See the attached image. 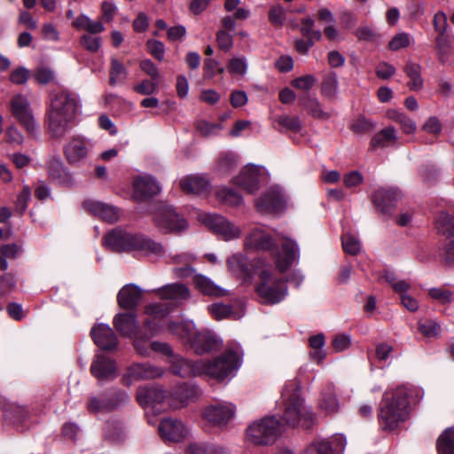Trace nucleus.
I'll return each instance as SVG.
<instances>
[{
	"mask_svg": "<svg viewBox=\"0 0 454 454\" xmlns=\"http://www.w3.org/2000/svg\"><path fill=\"white\" fill-rule=\"evenodd\" d=\"M79 107L80 102L74 93L62 90L51 97L45 122L52 137L62 138L67 134Z\"/></svg>",
	"mask_w": 454,
	"mask_h": 454,
	"instance_id": "obj_1",
	"label": "nucleus"
},
{
	"mask_svg": "<svg viewBox=\"0 0 454 454\" xmlns=\"http://www.w3.org/2000/svg\"><path fill=\"white\" fill-rule=\"evenodd\" d=\"M409 416V392L405 387H397L384 394L377 414L381 430L394 431L399 428Z\"/></svg>",
	"mask_w": 454,
	"mask_h": 454,
	"instance_id": "obj_2",
	"label": "nucleus"
},
{
	"mask_svg": "<svg viewBox=\"0 0 454 454\" xmlns=\"http://www.w3.org/2000/svg\"><path fill=\"white\" fill-rule=\"evenodd\" d=\"M281 399L284 406L283 419L286 424L292 427L301 424L305 428L312 426L314 413L305 407L300 395V387L295 381H290L284 387Z\"/></svg>",
	"mask_w": 454,
	"mask_h": 454,
	"instance_id": "obj_3",
	"label": "nucleus"
},
{
	"mask_svg": "<svg viewBox=\"0 0 454 454\" xmlns=\"http://www.w3.org/2000/svg\"><path fill=\"white\" fill-rule=\"evenodd\" d=\"M104 246L114 252L140 250L145 254L160 255L164 253L161 244L147 239L140 234H133L114 229L107 232L103 239Z\"/></svg>",
	"mask_w": 454,
	"mask_h": 454,
	"instance_id": "obj_4",
	"label": "nucleus"
},
{
	"mask_svg": "<svg viewBox=\"0 0 454 454\" xmlns=\"http://www.w3.org/2000/svg\"><path fill=\"white\" fill-rule=\"evenodd\" d=\"M194 395V388L187 385L181 386L173 395H168L159 386L139 387L137 390L136 398L137 403L144 407L154 406L164 402L174 409L185 406Z\"/></svg>",
	"mask_w": 454,
	"mask_h": 454,
	"instance_id": "obj_5",
	"label": "nucleus"
},
{
	"mask_svg": "<svg viewBox=\"0 0 454 454\" xmlns=\"http://www.w3.org/2000/svg\"><path fill=\"white\" fill-rule=\"evenodd\" d=\"M242 355L239 348H229L213 360H201V375L209 376L218 381L233 376L240 366Z\"/></svg>",
	"mask_w": 454,
	"mask_h": 454,
	"instance_id": "obj_6",
	"label": "nucleus"
},
{
	"mask_svg": "<svg viewBox=\"0 0 454 454\" xmlns=\"http://www.w3.org/2000/svg\"><path fill=\"white\" fill-rule=\"evenodd\" d=\"M168 330L185 343H190L197 354L212 350L216 345L215 338L207 332H198L192 322H170Z\"/></svg>",
	"mask_w": 454,
	"mask_h": 454,
	"instance_id": "obj_7",
	"label": "nucleus"
},
{
	"mask_svg": "<svg viewBox=\"0 0 454 454\" xmlns=\"http://www.w3.org/2000/svg\"><path fill=\"white\" fill-rule=\"evenodd\" d=\"M281 433V423L274 416H269L250 424L246 430V439L254 445L267 446L273 444Z\"/></svg>",
	"mask_w": 454,
	"mask_h": 454,
	"instance_id": "obj_8",
	"label": "nucleus"
},
{
	"mask_svg": "<svg viewBox=\"0 0 454 454\" xmlns=\"http://www.w3.org/2000/svg\"><path fill=\"white\" fill-rule=\"evenodd\" d=\"M255 291L263 303L276 304L286 296L287 286L283 278L277 277L270 269H266L259 273Z\"/></svg>",
	"mask_w": 454,
	"mask_h": 454,
	"instance_id": "obj_9",
	"label": "nucleus"
},
{
	"mask_svg": "<svg viewBox=\"0 0 454 454\" xmlns=\"http://www.w3.org/2000/svg\"><path fill=\"white\" fill-rule=\"evenodd\" d=\"M10 108L12 116L28 134H36L38 126L30 102L26 96L22 94L15 95L10 101Z\"/></svg>",
	"mask_w": 454,
	"mask_h": 454,
	"instance_id": "obj_10",
	"label": "nucleus"
},
{
	"mask_svg": "<svg viewBox=\"0 0 454 454\" xmlns=\"http://www.w3.org/2000/svg\"><path fill=\"white\" fill-rule=\"evenodd\" d=\"M200 220L226 241L238 239L242 233L239 226L233 224L219 215L205 213L200 215Z\"/></svg>",
	"mask_w": 454,
	"mask_h": 454,
	"instance_id": "obj_11",
	"label": "nucleus"
},
{
	"mask_svg": "<svg viewBox=\"0 0 454 454\" xmlns=\"http://www.w3.org/2000/svg\"><path fill=\"white\" fill-rule=\"evenodd\" d=\"M278 239L282 240V247L281 251H274V262L277 270L280 273H284L298 261L300 252L295 240L279 234L278 235Z\"/></svg>",
	"mask_w": 454,
	"mask_h": 454,
	"instance_id": "obj_12",
	"label": "nucleus"
},
{
	"mask_svg": "<svg viewBox=\"0 0 454 454\" xmlns=\"http://www.w3.org/2000/svg\"><path fill=\"white\" fill-rule=\"evenodd\" d=\"M154 222L157 227L166 233H179L188 227L186 220L179 215L170 206L160 207L155 213Z\"/></svg>",
	"mask_w": 454,
	"mask_h": 454,
	"instance_id": "obj_13",
	"label": "nucleus"
},
{
	"mask_svg": "<svg viewBox=\"0 0 454 454\" xmlns=\"http://www.w3.org/2000/svg\"><path fill=\"white\" fill-rule=\"evenodd\" d=\"M164 370L149 363L134 364L130 365L122 377V382L130 386L133 381L153 380L163 375Z\"/></svg>",
	"mask_w": 454,
	"mask_h": 454,
	"instance_id": "obj_14",
	"label": "nucleus"
},
{
	"mask_svg": "<svg viewBox=\"0 0 454 454\" xmlns=\"http://www.w3.org/2000/svg\"><path fill=\"white\" fill-rule=\"evenodd\" d=\"M235 406L228 403H221L207 406L203 411L206 420L215 426L226 425L234 416Z\"/></svg>",
	"mask_w": 454,
	"mask_h": 454,
	"instance_id": "obj_15",
	"label": "nucleus"
},
{
	"mask_svg": "<svg viewBox=\"0 0 454 454\" xmlns=\"http://www.w3.org/2000/svg\"><path fill=\"white\" fill-rule=\"evenodd\" d=\"M244 247L250 250L272 251L276 247V243L270 233L262 228L255 227L246 236Z\"/></svg>",
	"mask_w": 454,
	"mask_h": 454,
	"instance_id": "obj_16",
	"label": "nucleus"
},
{
	"mask_svg": "<svg viewBox=\"0 0 454 454\" xmlns=\"http://www.w3.org/2000/svg\"><path fill=\"white\" fill-rule=\"evenodd\" d=\"M90 373L98 380H112L117 376V366L114 360L103 355H96L90 365Z\"/></svg>",
	"mask_w": 454,
	"mask_h": 454,
	"instance_id": "obj_17",
	"label": "nucleus"
},
{
	"mask_svg": "<svg viewBox=\"0 0 454 454\" xmlns=\"http://www.w3.org/2000/svg\"><path fill=\"white\" fill-rule=\"evenodd\" d=\"M90 145L81 137H72L64 146V154L67 162L76 165L83 161L88 155Z\"/></svg>",
	"mask_w": 454,
	"mask_h": 454,
	"instance_id": "obj_18",
	"label": "nucleus"
},
{
	"mask_svg": "<svg viewBox=\"0 0 454 454\" xmlns=\"http://www.w3.org/2000/svg\"><path fill=\"white\" fill-rule=\"evenodd\" d=\"M158 431L164 442H180L187 434V429L183 422L172 418L161 419Z\"/></svg>",
	"mask_w": 454,
	"mask_h": 454,
	"instance_id": "obj_19",
	"label": "nucleus"
},
{
	"mask_svg": "<svg viewBox=\"0 0 454 454\" xmlns=\"http://www.w3.org/2000/svg\"><path fill=\"white\" fill-rule=\"evenodd\" d=\"M401 192L391 187L380 188L372 194V202L378 211L387 214L401 199Z\"/></svg>",
	"mask_w": 454,
	"mask_h": 454,
	"instance_id": "obj_20",
	"label": "nucleus"
},
{
	"mask_svg": "<svg viewBox=\"0 0 454 454\" xmlns=\"http://www.w3.org/2000/svg\"><path fill=\"white\" fill-rule=\"evenodd\" d=\"M263 170L256 166H247L239 175L234 178V184L249 193L259 189Z\"/></svg>",
	"mask_w": 454,
	"mask_h": 454,
	"instance_id": "obj_21",
	"label": "nucleus"
},
{
	"mask_svg": "<svg viewBox=\"0 0 454 454\" xmlns=\"http://www.w3.org/2000/svg\"><path fill=\"white\" fill-rule=\"evenodd\" d=\"M171 372L182 378H190L201 375V360L195 363L189 361L178 355L171 356L168 360Z\"/></svg>",
	"mask_w": 454,
	"mask_h": 454,
	"instance_id": "obj_22",
	"label": "nucleus"
},
{
	"mask_svg": "<svg viewBox=\"0 0 454 454\" xmlns=\"http://www.w3.org/2000/svg\"><path fill=\"white\" fill-rule=\"evenodd\" d=\"M133 197L137 200H143L157 195L160 187L151 176H138L133 181Z\"/></svg>",
	"mask_w": 454,
	"mask_h": 454,
	"instance_id": "obj_23",
	"label": "nucleus"
},
{
	"mask_svg": "<svg viewBox=\"0 0 454 454\" xmlns=\"http://www.w3.org/2000/svg\"><path fill=\"white\" fill-rule=\"evenodd\" d=\"M83 208L110 223H115L120 219V212L117 207L100 201L88 200L83 202Z\"/></svg>",
	"mask_w": 454,
	"mask_h": 454,
	"instance_id": "obj_24",
	"label": "nucleus"
},
{
	"mask_svg": "<svg viewBox=\"0 0 454 454\" xmlns=\"http://www.w3.org/2000/svg\"><path fill=\"white\" fill-rule=\"evenodd\" d=\"M90 334L95 344L102 349L112 350L118 345L117 338L108 325H97L91 329Z\"/></svg>",
	"mask_w": 454,
	"mask_h": 454,
	"instance_id": "obj_25",
	"label": "nucleus"
},
{
	"mask_svg": "<svg viewBox=\"0 0 454 454\" xmlns=\"http://www.w3.org/2000/svg\"><path fill=\"white\" fill-rule=\"evenodd\" d=\"M284 198L280 191L270 189L264 192L256 201V207L260 212L273 213L282 209Z\"/></svg>",
	"mask_w": 454,
	"mask_h": 454,
	"instance_id": "obj_26",
	"label": "nucleus"
},
{
	"mask_svg": "<svg viewBox=\"0 0 454 454\" xmlns=\"http://www.w3.org/2000/svg\"><path fill=\"white\" fill-rule=\"evenodd\" d=\"M114 328L121 336L134 337L138 334L139 325L136 315L133 313H119L113 321Z\"/></svg>",
	"mask_w": 454,
	"mask_h": 454,
	"instance_id": "obj_27",
	"label": "nucleus"
},
{
	"mask_svg": "<svg viewBox=\"0 0 454 454\" xmlns=\"http://www.w3.org/2000/svg\"><path fill=\"white\" fill-rule=\"evenodd\" d=\"M48 174L51 178L63 185H73L75 181L73 175L66 168L59 157H52L47 162Z\"/></svg>",
	"mask_w": 454,
	"mask_h": 454,
	"instance_id": "obj_28",
	"label": "nucleus"
},
{
	"mask_svg": "<svg viewBox=\"0 0 454 454\" xmlns=\"http://www.w3.org/2000/svg\"><path fill=\"white\" fill-rule=\"evenodd\" d=\"M141 298L142 290L136 285L129 284L119 291L117 302L122 309H133L139 304Z\"/></svg>",
	"mask_w": 454,
	"mask_h": 454,
	"instance_id": "obj_29",
	"label": "nucleus"
},
{
	"mask_svg": "<svg viewBox=\"0 0 454 454\" xmlns=\"http://www.w3.org/2000/svg\"><path fill=\"white\" fill-rule=\"evenodd\" d=\"M144 326L150 334L146 335L145 333H139L134 336V348L140 356H150V344H148V340L150 337L159 333V327L150 319L145 321Z\"/></svg>",
	"mask_w": 454,
	"mask_h": 454,
	"instance_id": "obj_30",
	"label": "nucleus"
},
{
	"mask_svg": "<svg viewBox=\"0 0 454 454\" xmlns=\"http://www.w3.org/2000/svg\"><path fill=\"white\" fill-rule=\"evenodd\" d=\"M226 263L229 270L235 277L244 281H249L251 279L249 264L245 255L234 254L227 259Z\"/></svg>",
	"mask_w": 454,
	"mask_h": 454,
	"instance_id": "obj_31",
	"label": "nucleus"
},
{
	"mask_svg": "<svg viewBox=\"0 0 454 454\" xmlns=\"http://www.w3.org/2000/svg\"><path fill=\"white\" fill-rule=\"evenodd\" d=\"M160 299L179 301L189 297V289L184 284L174 283L166 285L153 291Z\"/></svg>",
	"mask_w": 454,
	"mask_h": 454,
	"instance_id": "obj_32",
	"label": "nucleus"
},
{
	"mask_svg": "<svg viewBox=\"0 0 454 454\" xmlns=\"http://www.w3.org/2000/svg\"><path fill=\"white\" fill-rule=\"evenodd\" d=\"M195 287L204 295L222 297L228 294V291L216 285L209 278L198 274L193 279Z\"/></svg>",
	"mask_w": 454,
	"mask_h": 454,
	"instance_id": "obj_33",
	"label": "nucleus"
},
{
	"mask_svg": "<svg viewBox=\"0 0 454 454\" xmlns=\"http://www.w3.org/2000/svg\"><path fill=\"white\" fill-rule=\"evenodd\" d=\"M179 185L186 193L199 194L206 192L209 184L207 179L204 176L191 175L180 179Z\"/></svg>",
	"mask_w": 454,
	"mask_h": 454,
	"instance_id": "obj_34",
	"label": "nucleus"
},
{
	"mask_svg": "<svg viewBox=\"0 0 454 454\" xmlns=\"http://www.w3.org/2000/svg\"><path fill=\"white\" fill-rule=\"evenodd\" d=\"M72 26L78 30H84L89 34L98 35L105 30L101 21L92 20L86 14H80L72 23Z\"/></svg>",
	"mask_w": 454,
	"mask_h": 454,
	"instance_id": "obj_35",
	"label": "nucleus"
},
{
	"mask_svg": "<svg viewBox=\"0 0 454 454\" xmlns=\"http://www.w3.org/2000/svg\"><path fill=\"white\" fill-rule=\"evenodd\" d=\"M397 139L396 131L394 127L388 126L380 132L376 133L371 140L372 149L378 147H386Z\"/></svg>",
	"mask_w": 454,
	"mask_h": 454,
	"instance_id": "obj_36",
	"label": "nucleus"
},
{
	"mask_svg": "<svg viewBox=\"0 0 454 454\" xmlns=\"http://www.w3.org/2000/svg\"><path fill=\"white\" fill-rule=\"evenodd\" d=\"M404 72L409 77L408 87L410 90L418 91L423 88V79L421 77V67L419 64L409 62L404 67Z\"/></svg>",
	"mask_w": 454,
	"mask_h": 454,
	"instance_id": "obj_37",
	"label": "nucleus"
},
{
	"mask_svg": "<svg viewBox=\"0 0 454 454\" xmlns=\"http://www.w3.org/2000/svg\"><path fill=\"white\" fill-rule=\"evenodd\" d=\"M300 102L313 117L318 119H326L329 117V114L323 110L317 98L304 95L300 97Z\"/></svg>",
	"mask_w": 454,
	"mask_h": 454,
	"instance_id": "obj_38",
	"label": "nucleus"
},
{
	"mask_svg": "<svg viewBox=\"0 0 454 454\" xmlns=\"http://www.w3.org/2000/svg\"><path fill=\"white\" fill-rule=\"evenodd\" d=\"M187 454H229L228 451L222 446L203 443V442H193L189 444L186 449Z\"/></svg>",
	"mask_w": 454,
	"mask_h": 454,
	"instance_id": "obj_39",
	"label": "nucleus"
},
{
	"mask_svg": "<svg viewBox=\"0 0 454 454\" xmlns=\"http://www.w3.org/2000/svg\"><path fill=\"white\" fill-rule=\"evenodd\" d=\"M338 77L336 73L332 72L323 77L321 83V93L328 98H335L338 95Z\"/></svg>",
	"mask_w": 454,
	"mask_h": 454,
	"instance_id": "obj_40",
	"label": "nucleus"
},
{
	"mask_svg": "<svg viewBox=\"0 0 454 454\" xmlns=\"http://www.w3.org/2000/svg\"><path fill=\"white\" fill-rule=\"evenodd\" d=\"M387 116L392 121L397 122L405 134H412L417 129L415 121L403 113L391 110L387 113Z\"/></svg>",
	"mask_w": 454,
	"mask_h": 454,
	"instance_id": "obj_41",
	"label": "nucleus"
},
{
	"mask_svg": "<svg viewBox=\"0 0 454 454\" xmlns=\"http://www.w3.org/2000/svg\"><path fill=\"white\" fill-rule=\"evenodd\" d=\"M439 454H454V427L446 429L437 440Z\"/></svg>",
	"mask_w": 454,
	"mask_h": 454,
	"instance_id": "obj_42",
	"label": "nucleus"
},
{
	"mask_svg": "<svg viewBox=\"0 0 454 454\" xmlns=\"http://www.w3.org/2000/svg\"><path fill=\"white\" fill-rule=\"evenodd\" d=\"M173 309L168 302H155L145 306V314L155 319H160L169 314Z\"/></svg>",
	"mask_w": 454,
	"mask_h": 454,
	"instance_id": "obj_43",
	"label": "nucleus"
},
{
	"mask_svg": "<svg viewBox=\"0 0 454 454\" xmlns=\"http://www.w3.org/2000/svg\"><path fill=\"white\" fill-rule=\"evenodd\" d=\"M215 196L218 201L227 206L237 207L242 203V197L230 188L219 189Z\"/></svg>",
	"mask_w": 454,
	"mask_h": 454,
	"instance_id": "obj_44",
	"label": "nucleus"
},
{
	"mask_svg": "<svg viewBox=\"0 0 454 454\" xmlns=\"http://www.w3.org/2000/svg\"><path fill=\"white\" fill-rule=\"evenodd\" d=\"M127 77V70L123 64L116 59H111L110 84L117 85L122 83Z\"/></svg>",
	"mask_w": 454,
	"mask_h": 454,
	"instance_id": "obj_45",
	"label": "nucleus"
},
{
	"mask_svg": "<svg viewBox=\"0 0 454 454\" xmlns=\"http://www.w3.org/2000/svg\"><path fill=\"white\" fill-rule=\"evenodd\" d=\"M437 229L448 238L454 239V216L442 213L436 222Z\"/></svg>",
	"mask_w": 454,
	"mask_h": 454,
	"instance_id": "obj_46",
	"label": "nucleus"
},
{
	"mask_svg": "<svg viewBox=\"0 0 454 454\" xmlns=\"http://www.w3.org/2000/svg\"><path fill=\"white\" fill-rule=\"evenodd\" d=\"M384 278L393 287L394 291L400 294V297H402V294H407L406 292L411 288L408 282L398 279L393 272L387 271Z\"/></svg>",
	"mask_w": 454,
	"mask_h": 454,
	"instance_id": "obj_47",
	"label": "nucleus"
},
{
	"mask_svg": "<svg viewBox=\"0 0 454 454\" xmlns=\"http://www.w3.org/2000/svg\"><path fill=\"white\" fill-rule=\"evenodd\" d=\"M81 46L91 53H96L101 47V38L92 34H84L80 38Z\"/></svg>",
	"mask_w": 454,
	"mask_h": 454,
	"instance_id": "obj_48",
	"label": "nucleus"
},
{
	"mask_svg": "<svg viewBox=\"0 0 454 454\" xmlns=\"http://www.w3.org/2000/svg\"><path fill=\"white\" fill-rule=\"evenodd\" d=\"M428 294L432 299L442 304H448L454 301V293L442 287L431 288Z\"/></svg>",
	"mask_w": 454,
	"mask_h": 454,
	"instance_id": "obj_49",
	"label": "nucleus"
},
{
	"mask_svg": "<svg viewBox=\"0 0 454 454\" xmlns=\"http://www.w3.org/2000/svg\"><path fill=\"white\" fill-rule=\"evenodd\" d=\"M247 70V63L245 57H233L229 60L228 71L232 75L243 76Z\"/></svg>",
	"mask_w": 454,
	"mask_h": 454,
	"instance_id": "obj_50",
	"label": "nucleus"
},
{
	"mask_svg": "<svg viewBox=\"0 0 454 454\" xmlns=\"http://www.w3.org/2000/svg\"><path fill=\"white\" fill-rule=\"evenodd\" d=\"M17 284L16 277L13 273H4L0 277V298L15 290Z\"/></svg>",
	"mask_w": 454,
	"mask_h": 454,
	"instance_id": "obj_51",
	"label": "nucleus"
},
{
	"mask_svg": "<svg viewBox=\"0 0 454 454\" xmlns=\"http://www.w3.org/2000/svg\"><path fill=\"white\" fill-rule=\"evenodd\" d=\"M319 408L326 414L337 411L339 409V403L336 396L332 393H324L319 402Z\"/></svg>",
	"mask_w": 454,
	"mask_h": 454,
	"instance_id": "obj_52",
	"label": "nucleus"
},
{
	"mask_svg": "<svg viewBox=\"0 0 454 454\" xmlns=\"http://www.w3.org/2000/svg\"><path fill=\"white\" fill-rule=\"evenodd\" d=\"M342 247L346 253L356 255L361 250V243L358 239L350 234L345 233L342 235Z\"/></svg>",
	"mask_w": 454,
	"mask_h": 454,
	"instance_id": "obj_53",
	"label": "nucleus"
},
{
	"mask_svg": "<svg viewBox=\"0 0 454 454\" xmlns=\"http://www.w3.org/2000/svg\"><path fill=\"white\" fill-rule=\"evenodd\" d=\"M331 443L325 440L315 441L310 443L303 454H333Z\"/></svg>",
	"mask_w": 454,
	"mask_h": 454,
	"instance_id": "obj_54",
	"label": "nucleus"
},
{
	"mask_svg": "<svg viewBox=\"0 0 454 454\" xmlns=\"http://www.w3.org/2000/svg\"><path fill=\"white\" fill-rule=\"evenodd\" d=\"M237 164L236 157L232 154H223L219 158L217 171L222 176H226L231 172Z\"/></svg>",
	"mask_w": 454,
	"mask_h": 454,
	"instance_id": "obj_55",
	"label": "nucleus"
},
{
	"mask_svg": "<svg viewBox=\"0 0 454 454\" xmlns=\"http://www.w3.org/2000/svg\"><path fill=\"white\" fill-rule=\"evenodd\" d=\"M411 42L412 37L409 34L405 32L398 33L389 42L388 48L391 51H396L410 46Z\"/></svg>",
	"mask_w": 454,
	"mask_h": 454,
	"instance_id": "obj_56",
	"label": "nucleus"
},
{
	"mask_svg": "<svg viewBox=\"0 0 454 454\" xmlns=\"http://www.w3.org/2000/svg\"><path fill=\"white\" fill-rule=\"evenodd\" d=\"M31 191L28 185L25 184L19 193L15 201V211L20 215H23L27 210L28 201L30 200Z\"/></svg>",
	"mask_w": 454,
	"mask_h": 454,
	"instance_id": "obj_57",
	"label": "nucleus"
},
{
	"mask_svg": "<svg viewBox=\"0 0 454 454\" xmlns=\"http://www.w3.org/2000/svg\"><path fill=\"white\" fill-rule=\"evenodd\" d=\"M317 82V78L312 74H306L297 77L291 82V85L303 91H309L312 89Z\"/></svg>",
	"mask_w": 454,
	"mask_h": 454,
	"instance_id": "obj_58",
	"label": "nucleus"
},
{
	"mask_svg": "<svg viewBox=\"0 0 454 454\" xmlns=\"http://www.w3.org/2000/svg\"><path fill=\"white\" fill-rule=\"evenodd\" d=\"M207 309L216 320H221L232 316L231 308L223 303L212 304L208 306Z\"/></svg>",
	"mask_w": 454,
	"mask_h": 454,
	"instance_id": "obj_59",
	"label": "nucleus"
},
{
	"mask_svg": "<svg viewBox=\"0 0 454 454\" xmlns=\"http://www.w3.org/2000/svg\"><path fill=\"white\" fill-rule=\"evenodd\" d=\"M278 123L286 130L298 132L301 129V121L298 117L281 115L277 120Z\"/></svg>",
	"mask_w": 454,
	"mask_h": 454,
	"instance_id": "obj_60",
	"label": "nucleus"
},
{
	"mask_svg": "<svg viewBox=\"0 0 454 454\" xmlns=\"http://www.w3.org/2000/svg\"><path fill=\"white\" fill-rule=\"evenodd\" d=\"M419 330L426 337H434L440 333L441 326L432 320L419 321Z\"/></svg>",
	"mask_w": 454,
	"mask_h": 454,
	"instance_id": "obj_61",
	"label": "nucleus"
},
{
	"mask_svg": "<svg viewBox=\"0 0 454 454\" xmlns=\"http://www.w3.org/2000/svg\"><path fill=\"white\" fill-rule=\"evenodd\" d=\"M373 127L369 120L364 117H358L352 122L350 129L354 133L365 134L372 130Z\"/></svg>",
	"mask_w": 454,
	"mask_h": 454,
	"instance_id": "obj_62",
	"label": "nucleus"
},
{
	"mask_svg": "<svg viewBox=\"0 0 454 454\" xmlns=\"http://www.w3.org/2000/svg\"><path fill=\"white\" fill-rule=\"evenodd\" d=\"M433 26L439 35H444L448 29V19L443 12H438L433 19Z\"/></svg>",
	"mask_w": 454,
	"mask_h": 454,
	"instance_id": "obj_63",
	"label": "nucleus"
},
{
	"mask_svg": "<svg viewBox=\"0 0 454 454\" xmlns=\"http://www.w3.org/2000/svg\"><path fill=\"white\" fill-rule=\"evenodd\" d=\"M442 123L435 116L429 117L422 126V129L427 133L438 136L442 132Z\"/></svg>",
	"mask_w": 454,
	"mask_h": 454,
	"instance_id": "obj_64",
	"label": "nucleus"
}]
</instances>
